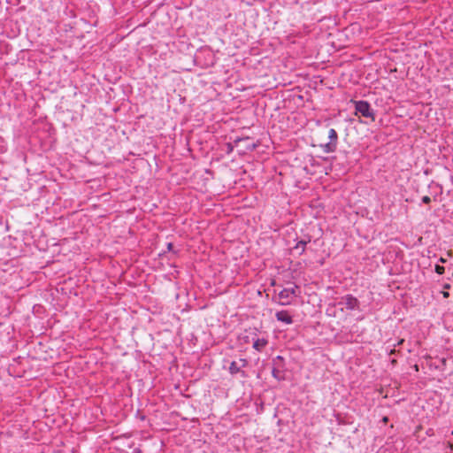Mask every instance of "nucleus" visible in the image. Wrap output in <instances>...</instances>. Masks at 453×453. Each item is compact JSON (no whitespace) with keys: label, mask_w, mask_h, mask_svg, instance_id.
Wrapping results in <instances>:
<instances>
[{"label":"nucleus","mask_w":453,"mask_h":453,"mask_svg":"<svg viewBox=\"0 0 453 453\" xmlns=\"http://www.w3.org/2000/svg\"><path fill=\"white\" fill-rule=\"evenodd\" d=\"M299 287L296 284H293L292 287L283 288L279 294L278 296L281 300V305H288L290 303V299L293 296H297L299 295Z\"/></svg>","instance_id":"obj_1"},{"label":"nucleus","mask_w":453,"mask_h":453,"mask_svg":"<svg viewBox=\"0 0 453 453\" xmlns=\"http://www.w3.org/2000/svg\"><path fill=\"white\" fill-rule=\"evenodd\" d=\"M251 341L253 348L258 352H262L268 345V340L266 338L257 337V330L251 334Z\"/></svg>","instance_id":"obj_2"},{"label":"nucleus","mask_w":453,"mask_h":453,"mask_svg":"<svg viewBox=\"0 0 453 453\" xmlns=\"http://www.w3.org/2000/svg\"><path fill=\"white\" fill-rule=\"evenodd\" d=\"M342 300L341 303H344L348 310L353 311L359 308V301L352 295H346Z\"/></svg>","instance_id":"obj_3"},{"label":"nucleus","mask_w":453,"mask_h":453,"mask_svg":"<svg viewBox=\"0 0 453 453\" xmlns=\"http://www.w3.org/2000/svg\"><path fill=\"white\" fill-rule=\"evenodd\" d=\"M283 361V357L281 356H277L275 358H273V365H277L279 366L280 365V363H281ZM272 375L273 376V378H275L277 380L280 381V380H284V376L282 374V371L274 366L272 370Z\"/></svg>","instance_id":"obj_4"},{"label":"nucleus","mask_w":453,"mask_h":453,"mask_svg":"<svg viewBox=\"0 0 453 453\" xmlns=\"http://www.w3.org/2000/svg\"><path fill=\"white\" fill-rule=\"evenodd\" d=\"M349 104L355 107L356 113H368L369 104L365 101H350Z\"/></svg>","instance_id":"obj_5"},{"label":"nucleus","mask_w":453,"mask_h":453,"mask_svg":"<svg viewBox=\"0 0 453 453\" xmlns=\"http://www.w3.org/2000/svg\"><path fill=\"white\" fill-rule=\"evenodd\" d=\"M275 317H276L278 321L283 322V323H285L287 325H290V324L293 323V319L289 315L288 311H277L276 314H275Z\"/></svg>","instance_id":"obj_6"},{"label":"nucleus","mask_w":453,"mask_h":453,"mask_svg":"<svg viewBox=\"0 0 453 453\" xmlns=\"http://www.w3.org/2000/svg\"><path fill=\"white\" fill-rule=\"evenodd\" d=\"M242 368L239 366V363L236 361H232L229 365V372L232 375L241 373L242 377L245 378L247 376L246 372L242 370Z\"/></svg>","instance_id":"obj_7"},{"label":"nucleus","mask_w":453,"mask_h":453,"mask_svg":"<svg viewBox=\"0 0 453 453\" xmlns=\"http://www.w3.org/2000/svg\"><path fill=\"white\" fill-rule=\"evenodd\" d=\"M311 242V237H308L307 240L299 241L296 246L293 248L295 250L298 251L299 254H303L305 250V247L307 243Z\"/></svg>","instance_id":"obj_8"},{"label":"nucleus","mask_w":453,"mask_h":453,"mask_svg":"<svg viewBox=\"0 0 453 453\" xmlns=\"http://www.w3.org/2000/svg\"><path fill=\"white\" fill-rule=\"evenodd\" d=\"M320 147L325 153H331L336 150L337 145L334 142H329L326 144H321Z\"/></svg>","instance_id":"obj_9"},{"label":"nucleus","mask_w":453,"mask_h":453,"mask_svg":"<svg viewBox=\"0 0 453 453\" xmlns=\"http://www.w3.org/2000/svg\"><path fill=\"white\" fill-rule=\"evenodd\" d=\"M328 138L330 139L331 142H334V144L337 145L338 134H337V132L334 128H331L329 130V132H328Z\"/></svg>","instance_id":"obj_10"},{"label":"nucleus","mask_w":453,"mask_h":453,"mask_svg":"<svg viewBox=\"0 0 453 453\" xmlns=\"http://www.w3.org/2000/svg\"><path fill=\"white\" fill-rule=\"evenodd\" d=\"M236 362L239 363V366H241L242 368L246 367L248 365V361L245 358H240Z\"/></svg>","instance_id":"obj_11"},{"label":"nucleus","mask_w":453,"mask_h":453,"mask_svg":"<svg viewBox=\"0 0 453 453\" xmlns=\"http://www.w3.org/2000/svg\"><path fill=\"white\" fill-rule=\"evenodd\" d=\"M444 271H445V268L442 265H435V272L438 274H442L444 273Z\"/></svg>","instance_id":"obj_12"},{"label":"nucleus","mask_w":453,"mask_h":453,"mask_svg":"<svg viewBox=\"0 0 453 453\" xmlns=\"http://www.w3.org/2000/svg\"><path fill=\"white\" fill-rule=\"evenodd\" d=\"M422 202L424 203H431V198L428 196H425L422 197Z\"/></svg>","instance_id":"obj_13"},{"label":"nucleus","mask_w":453,"mask_h":453,"mask_svg":"<svg viewBox=\"0 0 453 453\" xmlns=\"http://www.w3.org/2000/svg\"><path fill=\"white\" fill-rule=\"evenodd\" d=\"M246 148H247V150L252 151V150H254L257 148V144L256 143H251V144L247 145Z\"/></svg>","instance_id":"obj_14"},{"label":"nucleus","mask_w":453,"mask_h":453,"mask_svg":"<svg viewBox=\"0 0 453 453\" xmlns=\"http://www.w3.org/2000/svg\"><path fill=\"white\" fill-rule=\"evenodd\" d=\"M375 116L376 115H372V114H369V115H358V117H365V118H371L372 120H375Z\"/></svg>","instance_id":"obj_15"},{"label":"nucleus","mask_w":453,"mask_h":453,"mask_svg":"<svg viewBox=\"0 0 453 453\" xmlns=\"http://www.w3.org/2000/svg\"><path fill=\"white\" fill-rule=\"evenodd\" d=\"M441 294L444 298H448L449 296V293L448 291H442Z\"/></svg>","instance_id":"obj_16"},{"label":"nucleus","mask_w":453,"mask_h":453,"mask_svg":"<svg viewBox=\"0 0 453 453\" xmlns=\"http://www.w3.org/2000/svg\"><path fill=\"white\" fill-rule=\"evenodd\" d=\"M173 243L169 242V243L167 244V250H172V249H173Z\"/></svg>","instance_id":"obj_17"},{"label":"nucleus","mask_w":453,"mask_h":453,"mask_svg":"<svg viewBox=\"0 0 453 453\" xmlns=\"http://www.w3.org/2000/svg\"><path fill=\"white\" fill-rule=\"evenodd\" d=\"M449 288H450V285H449V283H445V284L443 285V288H444V289H449Z\"/></svg>","instance_id":"obj_18"},{"label":"nucleus","mask_w":453,"mask_h":453,"mask_svg":"<svg viewBox=\"0 0 453 453\" xmlns=\"http://www.w3.org/2000/svg\"><path fill=\"white\" fill-rule=\"evenodd\" d=\"M248 138H245V140H247ZM242 141H244V139H237L234 141V143H238L239 142H242Z\"/></svg>","instance_id":"obj_19"},{"label":"nucleus","mask_w":453,"mask_h":453,"mask_svg":"<svg viewBox=\"0 0 453 453\" xmlns=\"http://www.w3.org/2000/svg\"><path fill=\"white\" fill-rule=\"evenodd\" d=\"M440 261H441V263H445V262H446V260H445L444 258H442V257L440 259Z\"/></svg>","instance_id":"obj_20"},{"label":"nucleus","mask_w":453,"mask_h":453,"mask_svg":"<svg viewBox=\"0 0 453 453\" xmlns=\"http://www.w3.org/2000/svg\"><path fill=\"white\" fill-rule=\"evenodd\" d=\"M403 342V339H401L398 342V345L402 344Z\"/></svg>","instance_id":"obj_21"},{"label":"nucleus","mask_w":453,"mask_h":453,"mask_svg":"<svg viewBox=\"0 0 453 453\" xmlns=\"http://www.w3.org/2000/svg\"><path fill=\"white\" fill-rule=\"evenodd\" d=\"M383 421L386 423L388 421V418L387 417H384L383 418Z\"/></svg>","instance_id":"obj_22"},{"label":"nucleus","mask_w":453,"mask_h":453,"mask_svg":"<svg viewBox=\"0 0 453 453\" xmlns=\"http://www.w3.org/2000/svg\"><path fill=\"white\" fill-rule=\"evenodd\" d=\"M449 445L451 449H453V444L450 441H449Z\"/></svg>","instance_id":"obj_23"},{"label":"nucleus","mask_w":453,"mask_h":453,"mask_svg":"<svg viewBox=\"0 0 453 453\" xmlns=\"http://www.w3.org/2000/svg\"><path fill=\"white\" fill-rule=\"evenodd\" d=\"M246 338H247V340L245 342H250V340H249L250 336H247Z\"/></svg>","instance_id":"obj_24"},{"label":"nucleus","mask_w":453,"mask_h":453,"mask_svg":"<svg viewBox=\"0 0 453 453\" xmlns=\"http://www.w3.org/2000/svg\"><path fill=\"white\" fill-rule=\"evenodd\" d=\"M451 434L453 435V431L451 432Z\"/></svg>","instance_id":"obj_25"}]
</instances>
